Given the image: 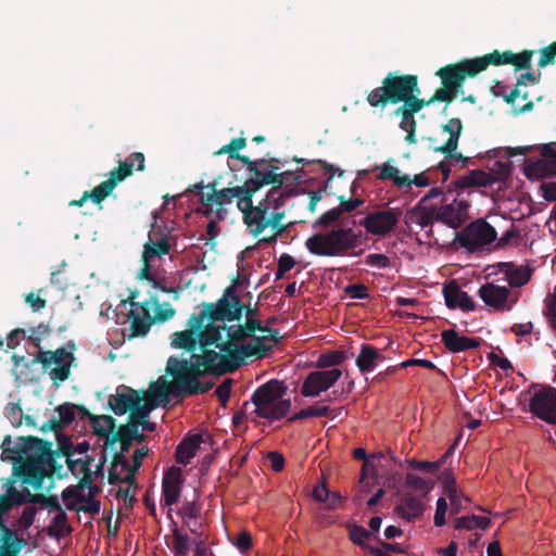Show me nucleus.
<instances>
[{"mask_svg":"<svg viewBox=\"0 0 556 556\" xmlns=\"http://www.w3.org/2000/svg\"><path fill=\"white\" fill-rule=\"evenodd\" d=\"M166 374L173 377L174 382L161 377L152 384V397L156 402H168L169 395L185 397L203 394L213 387L212 382L199 381L203 370L195 361L170 356L166 364Z\"/></svg>","mask_w":556,"mask_h":556,"instance_id":"nucleus-1","label":"nucleus"},{"mask_svg":"<svg viewBox=\"0 0 556 556\" xmlns=\"http://www.w3.org/2000/svg\"><path fill=\"white\" fill-rule=\"evenodd\" d=\"M294 194L292 189L287 191L269 190L267 194L254 206L245 213L244 225L249 229V233L258 237L266 228H270L273 235L264 237L260 242L273 244L282 236L290 224H283L286 217V202Z\"/></svg>","mask_w":556,"mask_h":556,"instance_id":"nucleus-2","label":"nucleus"},{"mask_svg":"<svg viewBox=\"0 0 556 556\" xmlns=\"http://www.w3.org/2000/svg\"><path fill=\"white\" fill-rule=\"evenodd\" d=\"M362 231L341 223L329 230L318 231L308 237L305 248L315 256L342 257L363 254Z\"/></svg>","mask_w":556,"mask_h":556,"instance_id":"nucleus-3","label":"nucleus"},{"mask_svg":"<svg viewBox=\"0 0 556 556\" xmlns=\"http://www.w3.org/2000/svg\"><path fill=\"white\" fill-rule=\"evenodd\" d=\"M241 162L247 166L249 178L244 181L243 186L253 194L265 186H273L270 190L281 191V187L290 180L300 182V176L294 175L290 170L280 172V164L285 165L287 161H281L276 157H261L251 160L249 156H243Z\"/></svg>","mask_w":556,"mask_h":556,"instance_id":"nucleus-4","label":"nucleus"},{"mask_svg":"<svg viewBox=\"0 0 556 556\" xmlns=\"http://www.w3.org/2000/svg\"><path fill=\"white\" fill-rule=\"evenodd\" d=\"M418 87L417 75L389 73L383 78L382 86L374 88L367 94L366 101L371 108L380 109H384L389 103H405L418 91Z\"/></svg>","mask_w":556,"mask_h":556,"instance_id":"nucleus-5","label":"nucleus"},{"mask_svg":"<svg viewBox=\"0 0 556 556\" xmlns=\"http://www.w3.org/2000/svg\"><path fill=\"white\" fill-rule=\"evenodd\" d=\"M207 189L210 192L202 195L203 214L207 217L215 215L217 220H223L227 215L224 206L230 204L232 199H237V206L242 212L243 223H245V213L255 206L250 191L243 185L217 190V181L214 180L207 184Z\"/></svg>","mask_w":556,"mask_h":556,"instance_id":"nucleus-6","label":"nucleus"},{"mask_svg":"<svg viewBox=\"0 0 556 556\" xmlns=\"http://www.w3.org/2000/svg\"><path fill=\"white\" fill-rule=\"evenodd\" d=\"M286 393L285 383L275 379L258 387L251 396L256 416L270 420H279L287 416L291 409V401L285 399Z\"/></svg>","mask_w":556,"mask_h":556,"instance_id":"nucleus-7","label":"nucleus"},{"mask_svg":"<svg viewBox=\"0 0 556 556\" xmlns=\"http://www.w3.org/2000/svg\"><path fill=\"white\" fill-rule=\"evenodd\" d=\"M8 453L24 454L27 459L40 460L42 463L45 479L52 473H56L61 477L60 471L63 466L58 464L55 452L52 451V444L49 441L31 435L24 437L21 438V443L16 444L13 450L4 448L2 458H5ZM8 458H13V456H8Z\"/></svg>","mask_w":556,"mask_h":556,"instance_id":"nucleus-8","label":"nucleus"},{"mask_svg":"<svg viewBox=\"0 0 556 556\" xmlns=\"http://www.w3.org/2000/svg\"><path fill=\"white\" fill-rule=\"evenodd\" d=\"M511 51L494 50L491 53H486L482 56L475 59H464L457 63L447 64L457 79L460 87H463L466 78H473L478 74L484 72L490 65L502 66L508 65L511 61Z\"/></svg>","mask_w":556,"mask_h":556,"instance_id":"nucleus-9","label":"nucleus"},{"mask_svg":"<svg viewBox=\"0 0 556 556\" xmlns=\"http://www.w3.org/2000/svg\"><path fill=\"white\" fill-rule=\"evenodd\" d=\"M236 344L222 343L219 354L213 350L203 349L202 355L192 354L195 363L200 364V368L205 372L210 374H227L233 372L241 366V359L238 357L235 350Z\"/></svg>","mask_w":556,"mask_h":556,"instance_id":"nucleus-10","label":"nucleus"},{"mask_svg":"<svg viewBox=\"0 0 556 556\" xmlns=\"http://www.w3.org/2000/svg\"><path fill=\"white\" fill-rule=\"evenodd\" d=\"M435 75L440 77L442 87L437 89L432 97L428 100L419 98L420 89L414 92V96L409 98L407 104L415 112H420L425 106H428L434 102H445L446 104L452 103L458 96L459 89L462 88L452 73L448 65L439 68Z\"/></svg>","mask_w":556,"mask_h":556,"instance_id":"nucleus-11","label":"nucleus"},{"mask_svg":"<svg viewBox=\"0 0 556 556\" xmlns=\"http://www.w3.org/2000/svg\"><path fill=\"white\" fill-rule=\"evenodd\" d=\"M75 359L72 352L65 348L55 351L40 350L34 357L33 363L41 364L45 370L49 369V376L54 384L59 386L70 378L71 366Z\"/></svg>","mask_w":556,"mask_h":556,"instance_id":"nucleus-12","label":"nucleus"},{"mask_svg":"<svg viewBox=\"0 0 556 556\" xmlns=\"http://www.w3.org/2000/svg\"><path fill=\"white\" fill-rule=\"evenodd\" d=\"M232 282L231 286L226 288L223 296L216 303H205V307H207L211 315V323L241 319L245 306L235 291V286L239 283V278L237 277Z\"/></svg>","mask_w":556,"mask_h":556,"instance_id":"nucleus-13","label":"nucleus"},{"mask_svg":"<svg viewBox=\"0 0 556 556\" xmlns=\"http://www.w3.org/2000/svg\"><path fill=\"white\" fill-rule=\"evenodd\" d=\"M479 296L484 304L495 312H509L519 301L520 291L506 286L486 282L479 288Z\"/></svg>","mask_w":556,"mask_h":556,"instance_id":"nucleus-14","label":"nucleus"},{"mask_svg":"<svg viewBox=\"0 0 556 556\" xmlns=\"http://www.w3.org/2000/svg\"><path fill=\"white\" fill-rule=\"evenodd\" d=\"M17 480L31 485L36 490L41 489L45 481L42 463L38 459H27L24 454H18L12 475L3 485H15Z\"/></svg>","mask_w":556,"mask_h":556,"instance_id":"nucleus-15","label":"nucleus"},{"mask_svg":"<svg viewBox=\"0 0 556 556\" xmlns=\"http://www.w3.org/2000/svg\"><path fill=\"white\" fill-rule=\"evenodd\" d=\"M523 174L529 180L544 181L556 177V150L551 144L543 146L540 157L526 162Z\"/></svg>","mask_w":556,"mask_h":556,"instance_id":"nucleus-16","label":"nucleus"},{"mask_svg":"<svg viewBox=\"0 0 556 556\" xmlns=\"http://www.w3.org/2000/svg\"><path fill=\"white\" fill-rule=\"evenodd\" d=\"M443 130L450 135L446 142L440 147H435V152H441L450 161V164L465 168L469 164L473 165L470 157L457 153L458 140L463 130L462 121L457 117L450 118L443 126Z\"/></svg>","mask_w":556,"mask_h":556,"instance_id":"nucleus-17","label":"nucleus"},{"mask_svg":"<svg viewBox=\"0 0 556 556\" xmlns=\"http://www.w3.org/2000/svg\"><path fill=\"white\" fill-rule=\"evenodd\" d=\"M496 237L497 232L493 226L484 219H477L463 229L458 236V241L462 247L473 251L492 243Z\"/></svg>","mask_w":556,"mask_h":556,"instance_id":"nucleus-18","label":"nucleus"},{"mask_svg":"<svg viewBox=\"0 0 556 556\" xmlns=\"http://www.w3.org/2000/svg\"><path fill=\"white\" fill-rule=\"evenodd\" d=\"M529 410L539 419L556 425V388L542 387L530 399Z\"/></svg>","mask_w":556,"mask_h":556,"instance_id":"nucleus-19","label":"nucleus"},{"mask_svg":"<svg viewBox=\"0 0 556 556\" xmlns=\"http://www.w3.org/2000/svg\"><path fill=\"white\" fill-rule=\"evenodd\" d=\"M342 376V370L332 368L328 370H315L309 372L301 387V394L305 397L318 396L330 389Z\"/></svg>","mask_w":556,"mask_h":556,"instance_id":"nucleus-20","label":"nucleus"},{"mask_svg":"<svg viewBox=\"0 0 556 556\" xmlns=\"http://www.w3.org/2000/svg\"><path fill=\"white\" fill-rule=\"evenodd\" d=\"M400 214L392 210L375 211L367 214L359 224L368 233L383 237L397 225Z\"/></svg>","mask_w":556,"mask_h":556,"instance_id":"nucleus-21","label":"nucleus"},{"mask_svg":"<svg viewBox=\"0 0 556 556\" xmlns=\"http://www.w3.org/2000/svg\"><path fill=\"white\" fill-rule=\"evenodd\" d=\"M468 208L467 201L455 199L452 203L443 204L440 207L435 220L456 229L468 218Z\"/></svg>","mask_w":556,"mask_h":556,"instance_id":"nucleus-22","label":"nucleus"},{"mask_svg":"<svg viewBox=\"0 0 556 556\" xmlns=\"http://www.w3.org/2000/svg\"><path fill=\"white\" fill-rule=\"evenodd\" d=\"M142 392L143 391H137L130 387L121 386L117 388L116 394L109 396L108 404L115 415L122 416L130 412L136 404H139Z\"/></svg>","mask_w":556,"mask_h":556,"instance_id":"nucleus-23","label":"nucleus"},{"mask_svg":"<svg viewBox=\"0 0 556 556\" xmlns=\"http://www.w3.org/2000/svg\"><path fill=\"white\" fill-rule=\"evenodd\" d=\"M144 154L141 152H134L124 161L118 162V166L114 167L106 179L111 185L116 188V186L124 181L126 178L130 177L134 173V168L136 166L137 170H144Z\"/></svg>","mask_w":556,"mask_h":556,"instance_id":"nucleus-24","label":"nucleus"},{"mask_svg":"<svg viewBox=\"0 0 556 556\" xmlns=\"http://www.w3.org/2000/svg\"><path fill=\"white\" fill-rule=\"evenodd\" d=\"M150 301H144L143 306L131 308L128 313L130 321L129 338L144 337L155 323V318L151 315Z\"/></svg>","mask_w":556,"mask_h":556,"instance_id":"nucleus-25","label":"nucleus"},{"mask_svg":"<svg viewBox=\"0 0 556 556\" xmlns=\"http://www.w3.org/2000/svg\"><path fill=\"white\" fill-rule=\"evenodd\" d=\"M182 482V471L179 467L173 466L165 472L162 481V497L165 505L172 506L178 502Z\"/></svg>","mask_w":556,"mask_h":556,"instance_id":"nucleus-26","label":"nucleus"},{"mask_svg":"<svg viewBox=\"0 0 556 556\" xmlns=\"http://www.w3.org/2000/svg\"><path fill=\"white\" fill-rule=\"evenodd\" d=\"M441 341L445 349L452 353H460L476 350L481 346V338L460 336L455 329H446L441 332Z\"/></svg>","mask_w":556,"mask_h":556,"instance_id":"nucleus-27","label":"nucleus"},{"mask_svg":"<svg viewBox=\"0 0 556 556\" xmlns=\"http://www.w3.org/2000/svg\"><path fill=\"white\" fill-rule=\"evenodd\" d=\"M445 304L448 308H460L463 312H471L476 308L475 301L463 291L456 280H451L443 288Z\"/></svg>","mask_w":556,"mask_h":556,"instance_id":"nucleus-28","label":"nucleus"},{"mask_svg":"<svg viewBox=\"0 0 556 556\" xmlns=\"http://www.w3.org/2000/svg\"><path fill=\"white\" fill-rule=\"evenodd\" d=\"M170 252V243L165 230L159 228L149 235L142 252V261L151 262L155 257H161Z\"/></svg>","mask_w":556,"mask_h":556,"instance_id":"nucleus-29","label":"nucleus"},{"mask_svg":"<svg viewBox=\"0 0 556 556\" xmlns=\"http://www.w3.org/2000/svg\"><path fill=\"white\" fill-rule=\"evenodd\" d=\"M498 271L504 275L510 288H520L527 285L532 276V269L528 266L516 265L511 262L498 263Z\"/></svg>","mask_w":556,"mask_h":556,"instance_id":"nucleus-30","label":"nucleus"},{"mask_svg":"<svg viewBox=\"0 0 556 556\" xmlns=\"http://www.w3.org/2000/svg\"><path fill=\"white\" fill-rule=\"evenodd\" d=\"M250 338L251 341L249 343L236 344L235 348L238 357L241 359V365L244 363V358L255 357L262 359L271 352V346L263 344V340L260 336L253 334V337Z\"/></svg>","mask_w":556,"mask_h":556,"instance_id":"nucleus-31","label":"nucleus"},{"mask_svg":"<svg viewBox=\"0 0 556 556\" xmlns=\"http://www.w3.org/2000/svg\"><path fill=\"white\" fill-rule=\"evenodd\" d=\"M415 112L409 105L407 104V101L403 103L402 105L397 106L393 114L395 116L401 117L400 122V128L406 132L405 140L408 143H416V129H417V122L415 118Z\"/></svg>","mask_w":556,"mask_h":556,"instance_id":"nucleus-32","label":"nucleus"},{"mask_svg":"<svg viewBox=\"0 0 556 556\" xmlns=\"http://www.w3.org/2000/svg\"><path fill=\"white\" fill-rule=\"evenodd\" d=\"M167 402H156L152 397V392L148 395L146 392H142V397L139 400V404L135 405L134 408L129 412L128 424H134L137 427L149 418L151 410H153L157 405H165Z\"/></svg>","mask_w":556,"mask_h":556,"instance_id":"nucleus-33","label":"nucleus"},{"mask_svg":"<svg viewBox=\"0 0 556 556\" xmlns=\"http://www.w3.org/2000/svg\"><path fill=\"white\" fill-rule=\"evenodd\" d=\"M202 441L203 438L200 433L184 438L176 448L177 463L188 465L191 458L195 456Z\"/></svg>","mask_w":556,"mask_h":556,"instance_id":"nucleus-34","label":"nucleus"},{"mask_svg":"<svg viewBox=\"0 0 556 556\" xmlns=\"http://www.w3.org/2000/svg\"><path fill=\"white\" fill-rule=\"evenodd\" d=\"M455 189H465L472 187H492V180L489 173L482 169H472L460 176L453 182Z\"/></svg>","mask_w":556,"mask_h":556,"instance_id":"nucleus-35","label":"nucleus"},{"mask_svg":"<svg viewBox=\"0 0 556 556\" xmlns=\"http://www.w3.org/2000/svg\"><path fill=\"white\" fill-rule=\"evenodd\" d=\"M384 359L386 357L380 354L375 346L363 344L355 363L362 372H369L375 369L379 362H383Z\"/></svg>","mask_w":556,"mask_h":556,"instance_id":"nucleus-36","label":"nucleus"},{"mask_svg":"<svg viewBox=\"0 0 556 556\" xmlns=\"http://www.w3.org/2000/svg\"><path fill=\"white\" fill-rule=\"evenodd\" d=\"M2 535L0 538V556H18L25 545L23 539H20L15 531L5 527L0 528Z\"/></svg>","mask_w":556,"mask_h":556,"instance_id":"nucleus-37","label":"nucleus"},{"mask_svg":"<svg viewBox=\"0 0 556 556\" xmlns=\"http://www.w3.org/2000/svg\"><path fill=\"white\" fill-rule=\"evenodd\" d=\"M226 330V325L218 326L214 325V323H211L203 330L197 333V336H199L198 344L202 350L207 349L213 344H215L217 348H220L224 339L223 333Z\"/></svg>","mask_w":556,"mask_h":556,"instance_id":"nucleus-38","label":"nucleus"},{"mask_svg":"<svg viewBox=\"0 0 556 556\" xmlns=\"http://www.w3.org/2000/svg\"><path fill=\"white\" fill-rule=\"evenodd\" d=\"M424 503L413 495H404L401 504L396 505L395 511L407 521H413L422 516Z\"/></svg>","mask_w":556,"mask_h":556,"instance_id":"nucleus-39","label":"nucleus"},{"mask_svg":"<svg viewBox=\"0 0 556 556\" xmlns=\"http://www.w3.org/2000/svg\"><path fill=\"white\" fill-rule=\"evenodd\" d=\"M94 434L105 439V444L109 445L110 438L115 434L116 420L109 415H99L92 417L91 425Z\"/></svg>","mask_w":556,"mask_h":556,"instance_id":"nucleus-40","label":"nucleus"},{"mask_svg":"<svg viewBox=\"0 0 556 556\" xmlns=\"http://www.w3.org/2000/svg\"><path fill=\"white\" fill-rule=\"evenodd\" d=\"M375 169L380 170L377 175L379 180H392L399 188L409 187V176L400 175L399 168L391 165L390 162H386L381 166H376Z\"/></svg>","mask_w":556,"mask_h":556,"instance_id":"nucleus-41","label":"nucleus"},{"mask_svg":"<svg viewBox=\"0 0 556 556\" xmlns=\"http://www.w3.org/2000/svg\"><path fill=\"white\" fill-rule=\"evenodd\" d=\"M147 438L148 437L146 434L139 433L138 427L136 425L127 424L119 426L115 434L110 438L109 445L117 443V440L121 439H127V441H135L140 444L146 442Z\"/></svg>","mask_w":556,"mask_h":556,"instance_id":"nucleus-42","label":"nucleus"},{"mask_svg":"<svg viewBox=\"0 0 556 556\" xmlns=\"http://www.w3.org/2000/svg\"><path fill=\"white\" fill-rule=\"evenodd\" d=\"M435 205H426L418 203L413 210V219L421 227L427 228L432 225L437 216Z\"/></svg>","mask_w":556,"mask_h":556,"instance_id":"nucleus-43","label":"nucleus"},{"mask_svg":"<svg viewBox=\"0 0 556 556\" xmlns=\"http://www.w3.org/2000/svg\"><path fill=\"white\" fill-rule=\"evenodd\" d=\"M175 338L172 341V345L176 349H184L188 352L193 353L198 345V337L194 330H184L174 333Z\"/></svg>","mask_w":556,"mask_h":556,"instance_id":"nucleus-44","label":"nucleus"},{"mask_svg":"<svg viewBox=\"0 0 556 556\" xmlns=\"http://www.w3.org/2000/svg\"><path fill=\"white\" fill-rule=\"evenodd\" d=\"M491 520L488 517H481L477 515H468L463 516L460 518L456 519V529H466V530H472V529H482L485 530L490 527Z\"/></svg>","mask_w":556,"mask_h":556,"instance_id":"nucleus-45","label":"nucleus"},{"mask_svg":"<svg viewBox=\"0 0 556 556\" xmlns=\"http://www.w3.org/2000/svg\"><path fill=\"white\" fill-rule=\"evenodd\" d=\"M191 546V541L188 534L182 533L178 528L173 530V546L172 552L174 556H187Z\"/></svg>","mask_w":556,"mask_h":556,"instance_id":"nucleus-46","label":"nucleus"},{"mask_svg":"<svg viewBox=\"0 0 556 556\" xmlns=\"http://www.w3.org/2000/svg\"><path fill=\"white\" fill-rule=\"evenodd\" d=\"M511 162L510 161H502L497 160L493 163V166L490 168L489 175L491 176L492 186L496 182L505 181L511 173Z\"/></svg>","mask_w":556,"mask_h":556,"instance_id":"nucleus-47","label":"nucleus"},{"mask_svg":"<svg viewBox=\"0 0 556 556\" xmlns=\"http://www.w3.org/2000/svg\"><path fill=\"white\" fill-rule=\"evenodd\" d=\"M178 514L182 517L184 523L187 525L192 533L198 532L197 525L193 527L189 523L188 519H197L201 515V506L195 501L186 502L179 508Z\"/></svg>","mask_w":556,"mask_h":556,"instance_id":"nucleus-48","label":"nucleus"},{"mask_svg":"<svg viewBox=\"0 0 556 556\" xmlns=\"http://www.w3.org/2000/svg\"><path fill=\"white\" fill-rule=\"evenodd\" d=\"M108 180L102 181L91 191L84 192V200L90 199L93 203L100 204L115 189Z\"/></svg>","mask_w":556,"mask_h":556,"instance_id":"nucleus-49","label":"nucleus"},{"mask_svg":"<svg viewBox=\"0 0 556 556\" xmlns=\"http://www.w3.org/2000/svg\"><path fill=\"white\" fill-rule=\"evenodd\" d=\"M348 358L344 351H328L321 353L317 359L318 368H328L342 364Z\"/></svg>","mask_w":556,"mask_h":556,"instance_id":"nucleus-50","label":"nucleus"},{"mask_svg":"<svg viewBox=\"0 0 556 556\" xmlns=\"http://www.w3.org/2000/svg\"><path fill=\"white\" fill-rule=\"evenodd\" d=\"M247 146V139L243 137L233 138L228 144L223 146L218 151L214 152V155L227 153L230 159H236L241 162V159L245 156L240 154L239 151Z\"/></svg>","mask_w":556,"mask_h":556,"instance_id":"nucleus-51","label":"nucleus"},{"mask_svg":"<svg viewBox=\"0 0 556 556\" xmlns=\"http://www.w3.org/2000/svg\"><path fill=\"white\" fill-rule=\"evenodd\" d=\"M330 412V407L329 406H316V405H313V406H309L305 409H301L300 412H298L296 414H294L293 416H291L288 421L290 422H294V421H298V420H302V419H306V418H311V417H325V416H328Z\"/></svg>","mask_w":556,"mask_h":556,"instance_id":"nucleus-52","label":"nucleus"},{"mask_svg":"<svg viewBox=\"0 0 556 556\" xmlns=\"http://www.w3.org/2000/svg\"><path fill=\"white\" fill-rule=\"evenodd\" d=\"M405 484L415 491L421 492L424 496L427 495L433 486V483L430 480L424 479L413 473L406 475Z\"/></svg>","mask_w":556,"mask_h":556,"instance_id":"nucleus-53","label":"nucleus"},{"mask_svg":"<svg viewBox=\"0 0 556 556\" xmlns=\"http://www.w3.org/2000/svg\"><path fill=\"white\" fill-rule=\"evenodd\" d=\"M93 495H94L93 491L90 490L88 496H86V501H83V503H85V505L76 508V506L73 503H67L66 508L70 510H78V511L88 513L92 516L98 515L100 513L101 503H100V501L94 500Z\"/></svg>","mask_w":556,"mask_h":556,"instance_id":"nucleus-54","label":"nucleus"},{"mask_svg":"<svg viewBox=\"0 0 556 556\" xmlns=\"http://www.w3.org/2000/svg\"><path fill=\"white\" fill-rule=\"evenodd\" d=\"M533 54V50H523L520 53L511 51L513 56L510 58L511 61L508 62V65H513L515 71L530 70Z\"/></svg>","mask_w":556,"mask_h":556,"instance_id":"nucleus-55","label":"nucleus"},{"mask_svg":"<svg viewBox=\"0 0 556 556\" xmlns=\"http://www.w3.org/2000/svg\"><path fill=\"white\" fill-rule=\"evenodd\" d=\"M26 334L27 340L36 348L41 350V341L51 333V329L47 324H39L37 327H31Z\"/></svg>","mask_w":556,"mask_h":556,"instance_id":"nucleus-56","label":"nucleus"},{"mask_svg":"<svg viewBox=\"0 0 556 556\" xmlns=\"http://www.w3.org/2000/svg\"><path fill=\"white\" fill-rule=\"evenodd\" d=\"M4 493L2 495L7 496L8 498L15 502L17 505H24L26 503L30 502V496L33 493L28 489H24L23 491H20L16 489L15 485H3Z\"/></svg>","mask_w":556,"mask_h":556,"instance_id":"nucleus-57","label":"nucleus"},{"mask_svg":"<svg viewBox=\"0 0 556 556\" xmlns=\"http://www.w3.org/2000/svg\"><path fill=\"white\" fill-rule=\"evenodd\" d=\"M348 528L350 540L354 544L358 545L362 549L366 551L370 545L365 543L364 539H368L370 536V532L358 525H350Z\"/></svg>","mask_w":556,"mask_h":556,"instance_id":"nucleus-58","label":"nucleus"},{"mask_svg":"<svg viewBox=\"0 0 556 556\" xmlns=\"http://www.w3.org/2000/svg\"><path fill=\"white\" fill-rule=\"evenodd\" d=\"M59 414V421L62 428L70 426L75 419L76 404L64 403L55 408Z\"/></svg>","mask_w":556,"mask_h":556,"instance_id":"nucleus-59","label":"nucleus"},{"mask_svg":"<svg viewBox=\"0 0 556 556\" xmlns=\"http://www.w3.org/2000/svg\"><path fill=\"white\" fill-rule=\"evenodd\" d=\"M149 301L150 305L152 304L155 307V316H153V318H155V321L164 323L174 317L176 311L169 304H166V307L164 308L161 307L159 299L156 296H151Z\"/></svg>","mask_w":556,"mask_h":556,"instance_id":"nucleus-60","label":"nucleus"},{"mask_svg":"<svg viewBox=\"0 0 556 556\" xmlns=\"http://www.w3.org/2000/svg\"><path fill=\"white\" fill-rule=\"evenodd\" d=\"M341 210L339 208V206H336L323 213L314 225L323 228H328L334 223H337L341 218Z\"/></svg>","mask_w":556,"mask_h":556,"instance_id":"nucleus-61","label":"nucleus"},{"mask_svg":"<svg viewBox=\"0 0 556 556\" xmlns=\"http://www.w3.org/2000/svg\"><path fill=\"white\" fill-rule=\"evenodd\" d=\"M206 319L211 323V315L207 311V307H205V303H203V309L199 314H192L189 318V330H194L195 333L200 332L204 329V321Z\"/></svg>","mask_w":556,"mask_h":556,"instance_id":"nucleus-62","label":"nucleus"},{"mask_svg":"<svg viewBox=\"0 0 556 556\" xmlns=\"http://www.w3.org/2000/svg\"><path fill=\"white\" fill-rule=\"evenodd\" d=\"M30 502L34 504H40L42 507L49 508L50 510H61V505L59 500L54 495L46 496L43 494H31Z\"/></svg>","mask_w":556,"mask_h":556,"instance_id":"nucleus-63","label":"nucleus"},{"mask_svg":"<svg viewBox=\"0 0 556 556\" xmlns=\"http://www.w3.org/2000/svg\"><path fill=\"white\" fill-rule=\"evenodd\" d=\"M541 56L539 59V67H546L555 63L556 59V41H553L547 47L541 49Z\"/></svg>","mask_w":556,"mask_h":556,"instance_id":"nucleus-64","label":"nucleus"}]
</instances>
